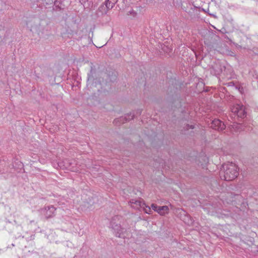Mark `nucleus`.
I'll list each match as a JSON object with an SVG mask.
<instances>
[{
	"label": "nucleus",
	"mask_w": 258,
	"mask_h": 258,
	"mask_svg": "<svg viewBox=\"0 0 258 258\" xmlns=\"http://www.w3.org/2000/svg\"><path fill=\"white\" fill-rule=\"evenodd\" d=\"M131 206L134 209H139L140 207H142L144 205L141 200H132L130 201Z\"/></svg>",
	"instance_id": "7"
},
{
	"label": "nucleus",
	"mask_w": 258,
	"mask_h": 258,
	"mask_svg": "<svg viewBox=\"0 0 258 258\" xmlns=\"http://www.w3.org/2000/svg\"><path fill=\"white\" fill-rule=\"evenodd\" d=\"M65 168H67V169H68L69 170H71L72 171H75V170H74L72 167H71V166L70 165H66L65 167H64Z\"/></svg>",
	"instance_id": "11"
},
{
	"label": "nucleus",
	"mask_w": 258,
	"mask_h": 258,
	"mask_svg": "<svg viewBox=\"0 0 258 258\" xmlns=\"http://www.w3.org/2000/svg\"><path fill=\"white\" fill-rule=\"evenodd\" d=\"M184 222L187 225H190L192 224L193 220L190 217L186 216L183 220Z\"/></svg>",
	"instance_id": "9"
},
{
	"label": "nucleus",
	"mask_w": 258,
	"mask_h": 258,
	"mask_svg": "<svg viewBox=\"0 0 258 258\" xmlns=\"http://www.w3.org/2000/svg\"><path fill=\"white\" fill-rule=\"evenodd\" d=\"M151 209L149 207H147V209H145V212L148 214H150L149 212H150Z\"/></svg>",
	"instance_id": "12"
},
{
	"label": "nucleus",
	"mask_w": 258,
	"mask_h": 258,
	"mask_svg": "<svg viewBox=\"0 0 258 258\" xmlns=\"http://www.w3.org/2000/svg\"><path fill=\"white\" fill-rule=\"evenodd\" d=\"M231 111L240 118H244L246 116L245 107L241 104L233 105L231 107Z\"/></svg>",
	"instance_id": "2"
},
{
	"label": "nucleus",
	"mask_w": 258,
	"mask_h": 258,
	"mask_svg": "<svg viewBox=\"0 0 258 258\" xmlns=\"http://www.w3.org/2000/svg\"><path fill=\"white\" fill-rule=\"evenodd\" d=\"M135 117V114L133 113H130V114H127L124 118L126 119V120L132 119Z\"/></svg>",
	"instance_id": "10"
},
{
	"label": "nucleus",
	"mask_w": 258,
	"mask_h": 258,
	"mask_svg": "<svg viewBox=\"0 0 258 258\" xmlns=\"http://www.w3.org/2000/svg\"><path fill=\"white\" fill-rule=\"evenodd\" d=\"M56 209L52 206H48L41 210V214L46 218H48L53 216Z\"/></svg>",
	"instance_id": "4"
},
{
	"label": "nucleus",
	"mask_w": 258,
	"mask_h": 258,
	"mask_svg": "<svg viewBox=\"0 0 258 258\" xmlns=\"http://www.w3.org/2000/svg\"><path fill=\"white\" fill-rule=\"evenodd\" d=\"M211 127L218 131H223L226 127L225 125L220 120L215 119L212 122Z\"/></svg>",
	"instance_id": "5"
},
{
	"label": "nucleus",
	"mask_w": 258,
	"mask_h": 258,
	"mask_svg": "<svg viewBox=\"0 0 258 258\" xmlns=\"http://www.w3.org/2000/svg\"><path fill=\"white\" fill-rule=\"evenodd\" d=\"M189 127H190V128H194V126H193L192 125H187V128H186V129H187V130H188Z\"/></svg>",
	"instance_id": "13"
},
{
	"label": "nucleus",
	"mask_w": 258,
	"mask_h": 258,
	"mask_svg": "<svg viewBox=\"0 0 258 258\" xmlns=\"http://www.w3.org/2000/svg\"><path fill=\"white\" fill-rule=\"evenodd\" d=\"M118 0H106L105 5L107 10H111L114 6Z\"/></svg>",
	"instance_id": "8"
},
{
	"label": "nucleus",
	"mask_w": 258,
	"mask_h": 258,
	"mask_svg": "<svg viewBox=\"0 0 258 258\" xmlns=\"http://www.w3.org/2000/svg\"><path fill=\"white\" fill-rule=\"evenodd\" d=\"M236 126H236V127H237V126H239V127H240V126H241V125L237 124V125H236Z\"/></svg>",
	"instance_id": "15"
},
{
	"label": "nucleus",
	"mask_w": 258,
	"mask_h": 258,
	"mask_svg": "<svg viewBox=\"0 0 258 258\" xmlns=\"http://www.w3.org/2000/svg\"><path fill=\"white\" fill-rule=\"evenodd\" d=\"M151 207L153 210L157 212L161 215H164L167 214L169 212L168 207L167 206H158L155 204H152Z\"/></svg>",
	"instance_id": "3"
},
{
	"label": "nucleus",
	"mask_w": 258,
	"mask_h": 258,
	"mask_svg": "<svg viewBox=\"0 0 258 258\" xmlns=\"http://www.w3.org/2000/svg\"><path fill=\"white\" fill-rule=\"evenodd\" d=\"M204 159H205V161H207L208 159L206 157H205Z\"/></svg>",
	"instance_id": "14"
},
{
	"label": "nucleus",
	"mask_w": 258,
	"mask_h": 258,
	"mask_svg": "<svg viewBox=\"0 0 258 258\" xmlns=\"http://www.w3.org/2000/svg\"><path fill=\"white\" fill-rule=\"evenodd\" d=\"M112 229L114 230L116 236L118 237H124L123 234L124 229L122 228L120 225L117 224L115 225L114 226L112 225Z\"/></svg>",
	"instance_id": "6"
},
{
	"label": "nucleus",
	"mask_w": 258,
	"mask_h": 258,
	"mask_svg": "<svg viewBox=\"0 0 258 258\" xmlns=\"http://www.w3.org/2000/svg\"><path fill=\"white\" fill-rule=\"evenodd\" d=\"M238 175L237 166L232 162L224 163L220 170V176L221 179L231 181L234 179Z\"/></svg>",
	"instance_id": "1"
}]
</instances>
